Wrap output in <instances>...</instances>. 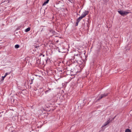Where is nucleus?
Returning <instances> with one entry per match:
<instances>
[{
  "instance_id": "1",
  "label": "nucleus",
  "mask_w": 132,
  "mask_h": 132,
  "mask_svg": "<svg viewBox=\"0 0 132 132\" xmlns=\"http://www.w3.org/2000/svg\"><path fill=\"white\" fill-rule=\"evenodd\" d=\"M73 59L79 65V66L77 67L76 68H79L80 69V68L82 66L81 65L82 64V65H83L84 61L82 59L80 55L77 54L76 55H75L73 57ZM83 67L82 68H83Z\"/></svg>"
},
{
  "instance_id": "2",
  "label": "nucleus",
  "mask_w": 132,
  "mask_h": 132,
  "mask_svg": "<svg viewBox=\"0 0 132 132\" xmlns=\"http://www.w3.org/2000/svg\"><path fill=\"white\" fill-rule=\"evenodd\" d=\"M118 12L119 14L123 16L126 15L130 13V11L129 10H127L126 11L119 10L118 11Z\"/></svg>"
},
{
  "instance_id": "3",
  "label": "nucleus",
  "mask_w": 132,
  "mask_h": 132,
  "mask_svg": "<svg viewBox=\"0 0 132 132\" xmlns=\"http://www.w3.org/2000/svg\"><path fill=\"white\" fill-rule=\"evenodd\" d=\"M112 121V120H110V119H109V120L105 122L103 125L101 127L102 129V130H104V129H103V127H104L106 126L108 124L110 123V122H111Z\"/></svg>"
},
{
  "instance_id": "4",
  "label": "nucleus",
  "mask_w": 132,
  "mask_h": 132,
  "mask_svg": "<svg viewBox=\"0 0 132 132\" xmlns=\"http://www.w3.org/2000/svg\"><path fill=\"white\" fill-rule=\"evenodd\" d=\"M112 121V120H110V119H109V120L105 122L103 125L101 127L102 129V130H104V129H103V127H104L106 126L108 124L110 123V122H111Z\"/></svg>"
},
{
  "instance_id": "5",
  "label": "nucleus",
  "mask_w": 132,
  "mask_h": 132,
  "mask_svg": "<svg viewBox=\"0 0 132 132\" xmlns=\"http://www.w3.org/2000/svg\"><path fill=\"white\" fill-rule=\"evenodd\" d=\"M89 13L88 11H87L84 12L81 15V16L83 17V18L85 17L86 15H87Z\"/></svg>"
},
{
  "instance_id": "6",
  "label": "nucleus",
  "mask_w": 132,
  "mask_h": 132,
  "mask_svg": "<svg viewBox=\"0 0 132 132\" xmlns=\"http://www.w3.org/2000/svg\"><path fill=\"white\" fill-rule=\"evenodd\" d=\"M108 95V93H105L104 94H102L100 97L97 100L99 101L100 99L104 97H105L107 96Z\"/></svg>"
},
{
  "instance_id": "7",
  "label": "nucleus",
  "mask_w": 132,
  "mask_h": 132,
  "mask_svg": "<svg viewBox=\"0 0 132 132\" xmlns=\"http://www.w3.org/2000/svg\"><path fill=\"white\" fill-rule=\"evenodd\" d=\"M83 17L81 16L79 17L77 20V21L79 22L80 20Z\"/></svg>"
},
{
  "instance_id": "8",
  "label": "nucleus",
  "mask_w": 132,
  "mask_h": 132,
  "mask_svg": "<svg viewBox=\"0 0 132 132\" xmlns=\"http://www.w3.org/2000/svg\"><path fill=\"white\" fill-rule=\"evenodd\" d=\"M30 30V27H28L25 30V31L26 32H27L29 31Z\"/></svg>"
},
{
  "instance_id": "9",
  "label": "nucleus",
  "mask_w": 132,
  "mask_h": 132,
  "mask_svg": "<svg viewBox=\"0 0 132 132\" xmlns=\"http://www.w3.org/2000/svg\"><path fill=\"white\" fill-rule=\"evenodd\" d=\"M49 0H47V1L45 2H44V3L43 4V5H45L47 3Z\"/></svg>"
},
{
  "instance_id": "10",
  "label": "nucleus",
  "mask_w": 132,
  "mask_h": 132,
  "mask_svg": "<svg viewBox=\"0 0 132 132\" xmlns=\"http://www.w3.org/2000/svg\"><path fill=\"white\" fill-rule=\"evenodd\" d=\"M8 74L7 73H5V75L4 76H2V79L3 80H4V78H5Z\"/></svg>"
},
{
  "instance_id": "11",
  "label": "nucleus",
  "mask_w": 132,
  "mask_h": 132,
  "mask_svg": "<svg viewBox=\"0 0 132 132\" xmlns=\"http://www.w3.org/2000/svg\"><path fill=\"white\" fill-rule=\"evenodd\" d=\"M125 132H131L130 130L129 129H127L125 131Z\"/></svg>"
},
{
  "instance_id": "12",
  "label": "nucleus",
  "mask_w": 132,
  "mask_h": 132,
  "mask_svg": "<svg viewBox=\"0 0 132 132\" xmlns=\"http://www.w3.org/2000/svg\"><path fill=\"white\" fill-rule=\"evenodd\" d=\"M19 47V46L17 44L15 46V47L16 48H18Z\"/></svg>"
},
{
  "instance_id": "13",
  "label": "nucleus",
  "mask_w": 132,
  "mask_h": 132,
  "mask_svg": "<svg viewBox=\"0 0 132 132\" xmlns=\"http://www.w3.org/2000/svg\"><path fill=\"white\" fill-rule=\"evenodd\" d=\"M79 22H78V21H77V22L76 23V26H77L78 25V23Z\"/></svg>"
},
{
  "instance_id": "14",
  "label": "nucleus",
  "mask_w": 132,
  "mask_h": 132,
  "mask_svg": "<svg viewBox=\"0 0 132 132\" xmlns=\"http://www.w3.org/2000/svg\"><path fill=\"white\" fill-rule=\"evenodd\" d=\"M80 70L79 71L77 70L76 71V73H78L79 72H80Z\"/></svg>"
},
{
  "instance_id": "15",
  "label": "nucleus",
  "mask_w": 132,
  "mask_h": 132,
  "mask_svg": "<svg viewBox=\"0 0 132 132\" xmlns=\"http://www.w3.org/2000/svg\"><path fill=\"white\" fill-rule=\"evenodd\" d=\"M48 91V90H47L46 91H45V94H46L47 93Z\"/></svg>"
},
{
  "instance_id": "16",
  "label": "nucleus",
  "mask_w": 132,
  "mask_h": 132,
  "mask_svg": "<svg viewBox=\"0 0 132 132\" xmlns=\"http://www.w3.org/2000/svg\"><path fill=\"white\" fill-rule=\"evenodd\" d=\"M33 79H32L31 80V83H30V84H32V82H33Z\"/></svg>"
},
{
  "instance_id": "17",
  "label": "nucleus",
  "mask_w": 132,
  "mask_h": 132,
  "mask_svg": "<svg viewBox=\"0 0 132 132\" xmlns=\"http://www.w3.org/2000/svg\"><path fill=\"white\" fill-rule=\"evenodd\" d=\"M48 91H49V90H51V89H50V88H48Z\"/></svg>"
},
{
  "instance_id": "18",
  "label": "nucleus",
  "mask_w": 132,
  "mask_h": 132,
  "mask_svg": "<svg viewBox=\"0 0 132 132\" xmlns=\"http://www.w3.org/2000/svg\"><path fill=\"white\" fill-rule=\"evenodd\" d=\"M52 33H53L54 32V31L53 30H52Z\"/></svg>"
},
{
  "instance_id": "19",
  "label": "nucleus",
  "mask_w": 132,
  "mask_h": 132,
  "mask_svg": "<svg viewBox=\"0 0 132 132\" xmlns=\"http://www.w3.org/2000/svg\"><path fill=\"white\" fill-rule=\"evenodd\" d=\"M68 1L71 2V1H72V0H68Z\"/></svg>"
},
{
  "instance_id": "20",
  "label": "nucleus",
  "mask_w": 132,
  "mask_h": 132,
  "mask_svg": "<svg viewBox=\"0 0 132 132\" xmlns=\"http://www.w3.org/2000/svg\"><path fill=\"white\" fill-rule=\"evenodd\" d=\"M116 117V116H115L114 117V118L113 119H113H114V118L115 117Z\"/></svg>"
},
{
  "instance_id": "21",
  "label": "nucleus",
  "mask_w": 132,
  "mask_h": 132,
  "mask_svg": "<svg viewBox=\"0 0 132 132\" xmlns=\"http://www.w3.org/2000/svg\"><path fill=\"white\" fill-rule=\"evenodd\" d=\"M44 56H45V55H43V57H44Z\"/></svg>"
}]
</instances>
